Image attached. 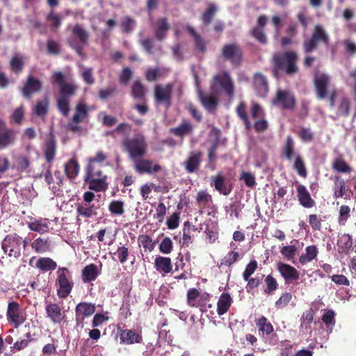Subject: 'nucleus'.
Returning <instances> with one entry per match:
<instances>
[{"mask_svg":"<svg viewBox=\"0 0 356 356\" xmlns=\"http://www.w3.org/2000/svg\"><path fill=\"white\" fill-rule=\"evenodd\" d=\"M51 83L58 86L59 97L56 100V106L59 112L67 117L70 111V99L79 88L72 81H66L61 72H54L51 76Z\"/></svg>","mask_w":356,"mask_h":356,"instance_id":"nucleus-1","label":"nucleus"},{"mask_svg":"<svg viewBox=\"0 0 356 356\" xmlns=\"http://www.w3.org/2000/svg\"><path fill=\"white\" fill-rule=\"evenodd\" d=\"M298 54L293 51L278 52L272 58V72L276 79H280L283 74L293 76L298 72L297 62Z\"/></svg>","mask_w":356,"mask_h":356,"instance_id":"nucleus-2","label":"nucleus"},{"mask_svg":"<svg viewBox=\"0 0 356 356\" xmlns=\"http://www.w3.org/2000/svg\"><path fill=\"white\" fill-rule=\"evenodd\" d=\"M122 147L124 151L128 153L129 159L133 161L145 156L147 143L144 134L138 133L131 138H125L122 141Z\"/></svg>","mask_w":356,"mask_h":356,"instance_id":"nucleus-3","label":"nucleus"},{"mask_svg":"<svg viewBox=\"0 0 356 356\" xmlns=\"http://www.w3.org/2000/svg\"><path fill=\"white\" fill-rule=\"evenodd\" d=\"M90 108L82 102L76 104L74 113L66 125L67 131L81 136L85 133V129L80 125L81 123L87 121L89 118Z\"/></svg>","mask_w":356,"mask_h":356,"instance_id":"nucleus-4","label":"nucleus"},{"mask_svg":"<svg viewBox=\"0 0 356 356\" xmlns=\"http://www.w3.org/2000/svg\"><path fill=\"white\" fill-rule=\"evenodd\" d=\"M330 76L325 73L316 74L314 79L316 97L319 99H324L329 97L330 106H334L335 100L337 96V91L335 88L328 90L330 83Z\"/></svg>","mask_w":356,"mask_h":356,"instance_id":"nucleus-5","label":"nucleus"},{"mask_svg":"<svg viewBox=\"0 0 356 356\" xmlns=\"http://www.w3.org/2000/svg\"><path fill=\"white\" fill-rule=\"evenodd\" d=\"M57 296L60 299L66 298L72 292L74 283L71 280L70 272L65 267H60L56 271Z\"/></svg>","mask_w":356,"mask_h":356,"instance_id":"nucleus-6","label":"nucleus"},{"mask_svg":"<svg viewBox=\"0 0 356 356\" xmlns=\"http://www.w3.org/2000/svg\"><path fill=\"white\" fill-rule=\"evenodd\" d=\"M218 87L225 92L228 97H233L234 94V84L227 71H223L213 76L211 81V90L216 92Z\"/></svg>","mask_w":356,"mask_h":356,"instance_id":"nucleus-7","label":"nucleus"},{"mask_svg":"<svg viewBox=\"0 0 356 356\" xmlns=\"http://www.w3.org/2000/svg\"><path fill=\"white\" fill-rule=\"evenodd\" d=\"M330 38L321 25H316L312 36L304 40L302 47L306 54L312 53L315 50L319 42L328 44Z\"/></svg>","mask_w":356,"mask_h":356,"instance_id":"nucleus-8","label":"nucleus"},{"mask_svg":"<svg viewBox=\"0 0 356 356\" xmlns=\"http://www.w3.org/2000/svg\"><path fill=\"white\" fill-rule=\"evenodd\" d=\"M21 245L22 237L15 233L8 234L1 243L4 253L17 259L22 255Z\"/></svg>","mask_w":356,"mask_h":356,"instance_id":"nucleus-9","label":"nucleus"},{"mask_svg":"<svg viewBox=\"0 0 356 356\" xmlns=\"http://www.w3.org/2000/svg\"><path fill=\"white\" fill-rule=\"evenodd\" d=\"M221 56L224 60L229 61L233 66L238 67L243 60V51L238 44L228 43L222 47Z\"/></svg>","mask_w":356,"mask_h":356,"instance_id":"nucleus-10","label":"nucleus"},{"mask_svg":"<svg viewBox=\"0 0 356 356\" xmlns=\"http://www.w3.org/2000/svg\"><path fill=\"white\" fill-rule=\"evenodd\" d=\"M6 318L10 325L18 328L26 321V315L22 311L19 304L13 301L8 305Z\"/></svg>","mask_w":356,"mask_h":356,"instance_id":"nucleus-11","label":"nucleus"},{"mask_svg":"<svg viewBox=\"0 0 356 356\" xmlns=\"http://www.w3.org/2000/svg\"><path fill=\"white\" fill-rule=\"evenodd\" d=\"M173 84L168 83L165 86L156 85L154 90V98L156 104H163L166 108L170 107L172 104Z\"/></svg>","mask_w":356,"mask_h":356,"instance_id":"nucleus-12","label":"nucleus"},{"mask_svg":"<svg viewBox=\"0 0 356 356\" xmlns=\"http://www.w3.org/2000/svg\"><path fill=\"white\" fill-rule=\"evenodd\" d=\"M42 88V82L32 74L26 77L23 86L20 88L22 97L25 99H32L33 95L40 92Z\"/></svg>","mask_w":356,"mask_h":356,"instance_id":"nucleus-13","label":"nucleus"},{"mask_svg":"<svg viewBox=\"0 0 356 356\" xmlns=\"http://www.w3.org/2000/svg\"><path fill=\"white\" fill-rule=\"evenodd\" d=\"M273 104L284 110H293L296 106V98L288 90H278L273 99Z\"/></svg>","mask_w":356,"mask_h":356,"instance_id":"nucleus-14","label":"nucleus"},{"mask_svg":"<svg viewBox=\"0 0 356 356\" xmlns=\"http://www.w3.org/2000/svg\"><path fill=\"white\" fill-rule=\"evenodd\" d=\"M96 306L95 303L81 302L75 307V322L78 327H83L86 318L95 314Z\"/></svg>","mask_w":356,"mask_h":356,"instance_id":"nucleus-15","label":"nucleus"},{"mask_svg":"<svg viewBox=\"0 0 356 356\" xmlns=\"http://www.w3.org/2000/svg\"><path fill=\"white\" fill-rule=\"evenodd\" d=\"M46 317L54 324H60L66 318L65 312L60 304L46 302Z\"/></svg>","mask_w":356,"mask_h":356,"instance_id":"nucleus-16","label":"nucleus"},{"mask_svg":"<svg viewBox=\"0 0 356 356\" xmlns=\"http://www.w3.org/2000/svg\"><path fill=\"white\" fill-rule=\"evenodd\" d=\"M17 131L9 128L3 120L0 119V150L14 145L16 140Z\"/></svg>","mask_w":356,"mask_h":356,"instance_id":"nucleus-17","label":"nucleus"},{"mask_svg":"<svg viewBox=\"0 0 356 356\" xmlns=\"http://www.w3.org/2000/svg\"><path fill=\"white\" fill-rule=\"evenodd\" d=\"M134 162V168L139 175H152L161 170V165L158 163H154L152 160L144 158L137 159L132 161Z\"/></svg>","mask_w":356,"mask_h":356,"instance_id":"nucleus-18","label":"nucleus"},{"mask_svg":"<svg viewBox=\"0 0 356 356\" xmlns=\"http://www.w3.org/2000/svg\"><path fill=\"white\" fill-rule=\"evenodd\" d=\"M195 83L198 87L197 95L198 99L202 106L208 111H212L216 109L218 105V98L215 92L211 91L210 94H205L202 89L200 88V82L197 76H195Z\"/></svg>","mask_w":356,"mask_h":356,"instance_id":"nucleus-19","label":"nucleus"},{"mask_svg":"<svg viewBox=\"0 0 356 356\" xmlns=\"http://www.w3.org/2000/svg\"><path fill=\"white\" fill-rule=\"evenodd\" d=\"M267 22V17L266 15H260L257 18L256 26L250 31V35L263 45L268 43V38L264 30Z\"/></svg>","mask_w":356,"mask_h":356,"instance_id":"nucleus-20","label":"nucleus"},{"mask_svg":"<svg viewBox=\"0 0 356 356\" xmlns=\"http://www.w3.org/2000/svg\"><path fill=\"white\" fill-rule=\"evenodd\" d=\"M211 181L215 189L224 195H229L232 191V183L221 172H219L215 176H212Z\"/></svg>","mask_w":356,"mask_h":356,"instance_id":"nucleus-21","label":"nucleus"},{"mask_svg":"<svg viewBox=\"0 0 356 356\" xmlns=\"http://www.w3.org/2000/svg\"><path fill=\"white\" fill-rule=\"evenodd\" d=\"M56 138L52 132H49L45 138L43 149L44 156L47 163H51L55 159L56 153Z\"/></svg>","mask_w":356,"mask_h":356,"instance_id":"nucleus-22","label":"nucleus"},{"mask_svg":"<svg viewBox=\"0 0 356 356\" xmlns=\"http://www.w3.org/2000/svg\"><path fill=\"white\" fill-rule=\"evenodd\" d=\"M277 270L284 279L286 284L296 282L300 278V273L292 266L280 262L277 264Z\"/></svg>","mask_w":356,"mask_h":356,"instance_id":"nucleus-23","label":"nucleus"},{"mask_svg":"<svg viewBox=\"0 0 356 356\" xmlns=\"http://www.w3.org/2000/svg\"><path fill=\"white\" fill-rule=\"evenodd\" d=\"M253 86L260 97H266L269 90L267 77L260 72L255 73L253 76Z\"/></svg>","mask_w":356,"mask_h":356,"instance_id":"nucleus-24","label":"nucleus"},{"mask_svg":"<svg viewBox=\"0 0 356 356\" xmlns=\"http://www.w3.org/2000/svg\"><path fill=\"white\" fill-rule=\"evenodd\" d=\"M337 246L338 252L343 254H348L353 250V240L352 236L348 234H343L338 236Z\"/></svg>","mask_w":356,"mask_h":356,"instance_id":"nucleus-25","label":"nucleus"},{"mask_svg":"<svg viewBox=\"0 0 356 356\" xmlns=\"http://www.w3.org/2000/svg\"><path fill=\"white\" fill-rule=\"evenodd\" d=\"M202 156V153L200 151L190 152L188 157L184 162V168L187 172L193 173L200 168Z\"/></svg>","mask_w":356,"mask_h":356,"instance_id":"nucleus-26","label":"nucleus"},{"mask_svg":"<svg viewBox=\"0 0 356 356\" xmlns=\"http://www.w3.org/2000/svg\"><path fill=\"white\" fill-rule=\"evenodd\" d=\"M297 197L300 204L305 208H312L315 206V201L311 197L307 188L302 184H298L296 188Z\"/></svg>","mask_w":356,"mask_h":356,"instance_id":"nucleus-27","label":"nucleus"},{"mask_svg":"<svg viewBox=\"0 0 356 356\" xmlns=\"http://www.w3.org/2000/svg\"><path fill=\"white\" fill-rule=\"evenodd\" d=\"M28 228L33 232L43 234L49 232V220L47 218H33L27 222Z\"/></svg>","mask_w":356,"mask_h":356,"instance_id":"nucleus-28","label":"nucleus"},{"mask_svg":"<svg viewBox=\"0 0 356 356\" xmlns=\"http://www.w3.org/2000/svg\"><path fill=\"white\" fill-rule=\"evenodd\" d=\"M32 250L37 254H44L51 250V240L49 237H38L31 243Z\"/></svg>","mask_w":356,"mask_h":356,"instance_id":"nucleus-29","label":"nucleus"},{"mask_svg":"<svg viewBox=\"0 0 356 356\" xmlns=\"http://www.w3.org/2000/svg\"><path fill=\"white\" fill-rule=\"evenodd\" d=\"M155 37L159 40H163L166 37L167 32L170 29V25L166 17H161L156 20L155 23Z\"/></svg>","mask_w":356,"mask_h":356,"instance_id":"nucleus-30","label":"nucleus"},{"mask_svg":"<svg viewBox=\"0 0 356 356\" xmlns=\"http://www.w3.org/2000/svg\"><path fill=\"white\" fill-rule=\"evenodd\" d=\"M49 99L47 95L42 99L36 101L35 106L33 107L32 111L36 116L44 119L46 118L49 112Z\"/></svg>","mask_w":356,"mask_h":356,"instance_id":"nucleus-31","label":"nucleus"},{"mask_svg":"<svg viewBox=\"0 0 356 356\" xmlns=\"http://www.w3.org/2000/svg\"><path fill=\"white\" fill-rule=\"evenodd\" d=\"M154 267L163 275L168 274L172 270V261L170 257L158 256L154 260Z\"/></svg>","mask_w":356,"mask_h":356,"instance_id":"nucleus-32","label":"nucleus"},{"mask_svg":"<svg viewBox=\"0 0 356 356\" xmlns=\"http://www.w3.org/2000/svg\"><path fill=\"white\" fill-rule=\"evenodd\" d=\"M120 339L121 343L130 345L135 343H140L142 341V335L136 333L132 330H124L120 333Z\"/></svg>","mask_w":356,"mask_h":356,"instance_id":"nucleus-33","label":"nucleus"},{"mask_svg":"<svg viewBox=\"0 0 356 356\" xmlns=\"http://www.w3.org/2000/svg\"><path fill=\"white\" fill-rule=\"evenodd\" d=\"M72 33L74 39H78L77 42L81 43L83 45H87L89 40V33L79 24H75L72 29Z\"/></svg>","mask_w":356,"mask_h":356,"instance_id":"nucleus-34","label":"nucleus"},{"mask_svg":"<svg viewBox=\"0 0 356 356\" xmlns=\"http://www.w3.org/2000/svg\"><path fill=\"white\" fill-rule=\"evenodd\" d=\"M333 197L335 199L342 197L348 191L344 179L339 175H335L333 178Z\"/></svg>","mask_w":356,"mask_h":356,"instance_id":"nucleus-35","label":"nucleus"},{"mask_svg":"<svg viewBox=\"0 0 356 356\" xmlns=\"http://www.w3.org/2000/svg\"><path fill=\"white\" fill-rule=\"evenodd\" d=\"M232 303V298L227 293H223L219 298L217 303V312L219 316L225 314Z\"/></svg>","mask_w":356,"mask_h":356,"instance_id":"nucleus-36","label":"nucleus"},{"mask_svg":"<svg viewBox=\"0 0 356 356\" xmlns=\"http://www.w3.org/2000/svg\"><path fill=\"white\" fill-rule=\"evenodd\" d=\"M81 276L84 283L95 281L98 276L97 266L95 264L87 265L82 270Z\"/></svg>","mask_w":356,"mask_h":356,"instance_id":"nucleus-37","label":"nucleus"},{"mask_svg":"<svg viewBox=\"0 0 356 356\" xmlns=\"http://www.w3.org/2000/svg\"><path fill=\"white\" fill-rule=\"evenodd\" d=\"M106 179L107 177L85 179V181L88 183L89 189L96 192H100L106 191L108 188Z\"/></svg>","mask_w":356,"mask_h":356,"instance_id":"nucleus-38","label":"nucleus"},{"mask_svg":"<svg viewBox=\"0 0 356 356\" xmlns=\"http://www.w3.org/2000/svg\"><path fill=\"white\" fill-rule=\"evenodd\" d=\"M188 33L193 38L195 47L202 53H204L207 50L206 43L201 35L196 32L193 27L188 25L186 27Z\"/></svg>","mask_w":356,"mask_h":356,"instance_id":"nucleus-39","label":"nucleus"},{"mask_svg":"<svg viewBox=\"0 0 356 356\" xmlns=\"http://www.w3.org/2000/svg\"><path fill=\"white\" fill-rule=\"evenodd\" d=\"M231 247L234 246V250L229 251L221 260L220 264V267L225 266H231L232 264L236 263L239 259V253L238 251H236L237 247L235 245L234 243H230Z\"/></svg>","mask_w":356,"mask_h":356,"instance_id":"nucleus-40","label":"nucleus"},{"mask_svg":"<svg viewBox=\"0 0 356 356\" xmlns=\"http://www.w3.org/2000/svg\"><path fill=\"white\" fill-rule=\"evenodd\" d=\"M193 131V127L188 122H183L178 127L170 129V133L176 136L183 138L185 135L190 134Z\"/></svg>","mask_w":356,"mask_h":356,"instance_id":"nucleus-41","label":"nucleus"},{"mask_svg":"<svg viewBox=\"0 0 356 356\" xmlns=\"http://www.w3.org/2000/svg\"><path fill=\"white\" fill-rule=\"evenodd\" d=\"M79 172V164L74 159H71L65 164V173L70 179H74L78 176Z\"/></svg>","mask_w":356,"mask_h":356,"instance_id":"nucleus-42","label":"nucleus"},{"mask_svg":"<svg viewBox=\"0 0 356 356\" xmlns=\"http://www.w3.org/2000/svg\"><path fill=\"white\" fill-rule=\"evenodd\" d=\"M97 209L94 204L81 203L77 206V213L84 218H90L97 215Z\"/></svg>","mask_w":356,"mask_h":356,"instance_id":"nucleus-43","label":"nucleus"},{"mask_svg":"<svg viewBox=\"0 0 356 356\" xmlns=\"http://www.w3.org/2000/svg\"><path fill=\"white\" fill-rule=\"evenodd\" d=\"M131 95L136 99L142 102L146 101L145 88L139 80H136L131 86Z\"/></svg>","mask_w":356,"mask_h":356,"instance_id":"nucleus-44","label":"nucleus"},{"mask_svg":"<svg viewBox=\"0 0 356 356\" xmlns=\"http://www.w3.org/2000/svg\"><path fill=\"white\" fill-rule=\"evenodd\" d=\"M56 267V262L50 257H41L38 259L35 264V268L42 271L54 270Z\"/></svg>","mask_w":356,"mask_h":356,"instance_id":"nucleus-45","label":"nucleus"},{"mask_svg":"<svg viewBox=\"0 0 356 356\" xmlns=\"http://www.w3.org/2000/svg\"><path fill=\"white\" fill-rule=\"evenodd\" d=\"M256 325L259 327V333L261 335H269L274 330L273 325L264 316L257 321Z\"/></svg>","mask_w":356,"mask_h":356,"instance_id":"nucleus-46","label":"nucleus"},{"mask_svg":"<svg viewBox=\"0 0 356 356\" xmlns=\"http://www.w3.org/2000/svg\"><path fill=\"white\" fill-rule=\"evenodd\" d=\"M217 10L218 8L215 3H209L201 15V20L202 23L206 26L210 24L214 18Z\"/></svg>","mask_w":356,"mask_h":356,"instance_id":"nucleus-47","label":"nucleus"},{"mask_svg":"<svg viewBox=\"0 0 356 356\" xmlns=\"http://www.w3.org/2000/svg\"><path fill=\"white\" fill-rule=\"evenodd\" d=\"M305 254H302L299 257V261L302 265L311 262L317 257L318 253V248L314 245L307 246L305 248Z\"/></svg>","mask_w":356,"mask_h":356,"instance_id":"nucleus-48","label":"nucleus"},{"mask_svg":"<svg viewBox=\"0 0 356 356\" xmlns=\"http://www.w3.org/2000/svg\"><path fill=\"white\" fill-rule=\"evenodd\" d=\"M10 70L15 74L20 73L24 65L23 56L20 54H15L9 63Z\"/></svg>","mask_w":356,"mask_h":356,"instance_id":"nucleus-49","label":"nucleus"},{"mask_svg":"<svg viewBox=\"0 0 356 356\" xmlns=\"http://www.w3.org/2000/svg\"><path fill=\"white\" fill-rule=\"evenodd\" d=\"M332 168L341 173H350L352 170L350 165L341 156L337 157L333 161Z\"/></svg>","mask_w":356,"mask_h":356,"instance_id":"nucleus-50","label":"nucleus"},{"mask_svg":"<svg viewBox=\"0 0 356 356\" xmlns=\"http://www.w3.org/2000/svg\"><path fill=\"white\" fill-rule=\"evenodd\" d=\"M282 154L289 161H291L295 154L294 141L291 136H288L286 138L282 149Z\"/></svg>","mask_w":356,"mask_h":356,"instance_id":"nucleus-51","label":"nucleus"},{"mask_svg":"<svg viewBox=\"0 0 356 356\" xmlns=\"http://www.w3.org/2000/svg\"><path fill=\"white\" fill-rule=\"evenodd\" d=\"M107 177L106 175H103L101 168L96 166L95 164L89 163L86 169L85 179H97Z\"/></svg>","mask_w":356,"mask_h":356,"instance_id":"nucleus-52","label":"nucleus"},{"mask_svg":"<svg viewBox=\"0 0 356 356\" xmlns=\"http://www.w3.org/2000/svg\"><path fill=\"white\" fill-rule=\"evenodd\" d=\"M196 231H197V228L195 225H193L189 221L184 222L182 236L184 245H188L192 243L191 234Z\"/></svg>","mask_w":356,"mask_h":356,"instance_id":"nucleus-53","label":"nucleus"},{"mask_svg":"<svg viewBox=\"0 0 356 356\" xmlns=\"http://www.w3.org/2000/svg\"><path fill=\"white\" fill-rule=\"evenodd\" d=\"M236 112L239 118L243 122L245 129H251V123L246 112V104L244 102H241L236 108Z\"/></svg>","mask_w":356,"mask_h":356,"instance_id":"nucleus-54","label":"nucleus"},{"mask_svg":"<svg viewBox=\"0 0 356 356\" xmlns=\"http://www.w3.org/2000/svg\"><path fill=\"white\" fill-rule=\"evenodd\" d=\"M196 202L200 209H205L212 202V197L206 191L202 190L197 193Z\"/></svg>","mask_w":356,"mask_h":356,"instance_id":"nucleus-55","label":"nucleus"},{"mask_svg":"<svg viewBox=\"0 0 356 356\" xmlns=\"http://www.w3.org/2000/svg\"><path fill=\"white\" fill-rule=\"evenodd\" d=\"M293 169L296 171L298 175L303 178H305L307 175V170L305 166V161L302 156L299 154L295 157L293 163Z\"/></svg>","mask_w":356,"mask_h":356,"instance_id":"nucleus-56","label":"nucleus"},{"mask_svg":"<svg viewBox=\"0 0 356 356\" xmlns=\"http://www.w3.org/2000/svg\"><path fill=\"white\" fill-rule=\"evenodd\" d=\"M108 210L113 216H122L124 213V202L122 200H113L108 205Z\"/></svg>","mask_w":356,"mask_h":356,"instance_id":"nucleus-57","label":"nucleus"},{"mask_svg":"<svg viewBox=\"0 0 356 356\" xmlns=\"http://www.w3.org/2000/svg\"><path fill=\"white\" fill-rule=\"evenodd\" d=\"M24 115L25 108L23 105H21L13 111L10 117V122H13L18 125H21L23 123Z\"/></svg>","mask_w":356,"mask_h":356,"instance_id":"nucleus-58","label":"nucleus"},{"mask_svg":"<svg viewBox=\"0 0 356 356\" xmlns=\"http://www.w3.org/2000/svg\"><path fill=\"white\" fill-rule=\"evenodd\" d=\"M138 243L145 250L152 252L156 245V241H153L152 238L147 234H142L138 236Z\"/></svg>","mask_w":356,"mask_h":356,"instance_id":"nucleus-59","label":"nucleus"},{"mask_svg":"<svg viewBox=\"0 0 356 356\" xmlns=\"http://www.w3.org/2000/svg\"><path fill=\"white\" fill-rule=\"evenodd\" d=\"M47 21L49 22L51 29L57 31L61 25V18L59 15L51 10L46 17Z\"/></svg>","mask_w":356,"mask_h":356,"instance_id":"nucleus-60","label":"nucleus"},{"mask_svg":"<svg viewBox=\"0 0 356 356\" xmlns=\"http://www.w3.org/2000/svg\"><path fill=\"white\" fill-rule=\"evenodd\" d=\"M350 102L348 98L343 97L338 107V115L348 117L350 114Z\"/></svg>","mask_w":356,"mask_h":356,"instance_id":"nucleus-61","label":"nucleus"},{"mask_svg":"<svg viewBox=\"0 0 356 356\" xmlns=\"http://www.w3.org/2000/svg\"><path fill=\"white\" fill-rule=\"evenodd\" d=\"M264 282L266 285V289L264 290L266 293L272 294L277 289L278 283L276 279L271 275H267L264 280Z\"/></svg>","mask_w":356,"mask_h":356,"instance_id":"nucleus-62","label":"nucleus"},{"mask_svg":"<svg viewBox=\"0 0 356 356\" xmlns=\"http://www.w3.org/2000/svg\"><path fill=\"white\" fill-rule=\"evenodd\" d=\"M159 249L163 254H168L171 253L173 249V243L171 238L165 236L159 244Z\"/></svg>","mask_w":356,"mask_h":356,"instance_id":"nucleus-63","label":"nucleus"},{"mask_svg":"<svg viewBox=\"0 0 356 356\" xmlns=\"http://www.w3.org/2000/svg\"><path fill=\"white\" fill-rule=\"evenodd\" d=\"M298 137L305 143L311 142L314 139V134L310 129L302 127L296 133Z\"/></svg>","mask_w":356,"mask_h":356,"instance_id":"nucleus-64","label":"nucleus"}]
</instances>
